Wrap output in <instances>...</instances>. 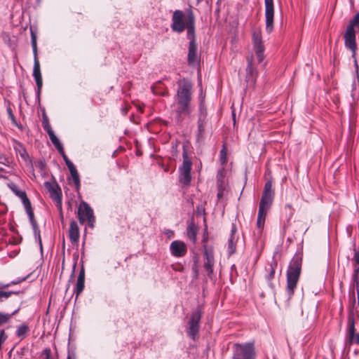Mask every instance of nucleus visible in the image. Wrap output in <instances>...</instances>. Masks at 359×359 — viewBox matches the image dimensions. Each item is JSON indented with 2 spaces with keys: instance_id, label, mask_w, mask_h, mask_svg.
Segmentation results:
<instances>
[{
  "instance_id": "09e8293b",
  "label": "nucleus",
  "mask_w": 359,
  "mask_h": 359,
  "mask_svg": "<svg viewBox=\"0 0 359 359\" xmlns=\"http://www.w3.org/2000/svg\"><path fill=\"white\" fill-rule=\"evenodd\" d=\"M353 60H354V66L355 68V71H356V72H358V65L357 59L355 57V58H353Z\"/></svg>"
},
{
  "instance_id": "cd10ccee",
  "label": "nucleus",
  "mask_w": 359,
  "mask_h": 359,
  "mask_svg": "<svg viewBox=\"0 0 359 359\" xmlns=\"http://www.w3.org/2000/svg\"><path fill=\"white\" fill-rule=\"evenodd\" d=\"M197 227L194 223H191L187 226V236L193 242L196 241Z\"/></svg>"
},
{
  "instance_id": "4c0bfd02",
  "label": "nucleus",
  "mask_w": 359,
  "mask_h": 359,
  "mask_svg": "<svg viewBox=\"0 0 359 359\" xmlns=\"http://www.w3.org/2000/svg\"><path fill=\"white\" fill-rule=\"evenodd\" d=\"M40 359H52L51 350L49 348H45L41 355Z\"/></svg>"
},
{
  "instance_id": "6e6552de",
  "label": "nucleus",
  "mask_w": 359,
  "mask_h": 359,
  "mask_svg": "<svg viewBox=\"0 0 359 359\" xmlns=\"http://www.w3.org/2000/svg\"><path fill=\"white\" fill-rule=\"evenodd\" d=\"M355 312L353 308L351 309L348 312L346 327V344L351 346L352 344L359 345V332L355 333Z\"/></svg>"
},
{
  "instance_id": "37998d69",
  "label": "nucleus",
  "mask_w": 359,
  "mask_h": 359,
  "mask_svg": "<svg viewBox=\"0 0 359 359\" xmlns=\"http://www.w3.org/2000/svg\"><path fill=\"white\" fill-rule=\"evenodd\" d=\"M220 156L222 161L224 162L226 161V151L224 147L220 151Z\"/></svg>"
},
{
  "instance_id": "5701e85b",
  "label": "nucleus",
  "mask_w": 359,
  "mask_h": 359,
  "mask_svg": "<svg viewBox=\"0 0 359 359\" xmlns=\"http://www.w3.org/2000/svg\"><path fill=\"white\" fill-rule=\"evenodd\" d=\"M85 271L83 267L79 271V276L77 277V281L76 284V287L74 289V292L76 293V298L79 297V295L82 292L85 286Z\"/></svg>"
},
{
  "instance_id": "f257e3e1",
  "label": "nucleus",
  "mask_w": 359,
  "mask_h": 359,
  "mask_svg": "<svg viewBox=\"0 0 359 359\" xmlns=\"http://www.w3.org/2000/svg\"><path fill=\"white\" fill-rule=\"evenodd\" d=\"M175 99V119L177 123H182L187 116L193 111L191 104L192 84L187 79H180L177 81L176 94Z\"/></svg>"
},
{
  "instance_id": "72a5a7b5",
  "label": "nucleus",
  "mask_w": 359,
  "mask_h": 359,
  "mask_svg": "<svg viewBox=\"0 0 359 359\" xmlns=\"http://www.w3.org/2000/svg\"><path fill=\"white\" fill-rule=\"evenodd\" d=\"M17 147H15V149L18 151L19 154L20 155V156L23 158V159H27V158H28V154L25 149V148L23 147V145L20 143V142H18L17 143Z\"/></svg>"
},
{
  "instance_id": "a19ab883",
  "label": "nucleus",
  "mask_w": 359,
  "mask_h": 359,
  "mask_svg": "<svg viewBox=\"0 0 359 359\" xmlns=\"http://www.w3.org/2000/svg\"><path fill=\"white\" fill-rule=\"evenodd\" d=\"M60 154L62 156V157L63 160L65 161V164L67 165L72 163V161L68 158L67 156L65 154V151Z\"/></svg>"
},
{
  "instance_id": "c85d7f7f",
  "label": "nucleus",
  "mask_w": 359,
  "mask_h": 359,
  "mask_svg": "<svg viewBox=\"0 0 359 359\" xmlns=\"http://www.w3.org/2000/svg\"><path fill=\"white\" fill-rule=\"evenodd\" d=\"M49 137H50V140L51 141V142L53 143V144L55 147V148L57 149V150L58 151V152L60 154L61 153H63L65 151H64V147H63V145L60 142V140H58V138L56 137V135H55V133H53V134H50L48 135Z\"/></svg>"
},
{
  "instance_id": "2f4dec72",
  "label": "nucleus",
  "mask_w": 359,
  "mask_h": 359,
  "mask_svg": "<svg viewBox=\"0 0 359 359\" xmlns=\"http://www.w3.org/2000/svg\"><path fill=\"white\" fill-rule=\"evenodd\" d=\"M42 126L44 130L46 131L48 135L54 133L50 125L49 120L45 114H43Z\"/></svg>"
},
{
  "instance_id": "4468645a",
  "label": "nucleus",
  "mask_w": 359,
  "mask_h": 359,
  "mask_svg": "<svg viewBox=\"0 0 359 359\" xmlns=\"http://www.w3.org/2000/svg\"><path fill=\"white\" fill-rule=\"evenodd\" d=\"M204 252L203 255L205 257V262L203 264V268L207 272V275L208 277H211L213 273V266L215 264V259L213 255V251L210 248H208L206 245H204Z\"/></svg>"
},
{
  "instance_id": "ddd939ff",
  "label": "nucleus",
  "mask_w": 359,
  "mask_h": 359,
  "mask_svg": "<svg viewBox=\"0 0 359 359\" xmlns=\"http://www.w3.org/2000/svg\"><path fill=\"white\" fill-rule=\"evenodd\" d=\"M254 50L259 62L264 59V46L259 32H255L252 34Z\"/></svg>"
},
{
  "instance_id": "c756f323",
  "label": "nucleus",
  "mask_w": 359,
  "mask_h": 359,
  "mask_svg": "<svg viewBox=\"0 0 359 359\" xmlns=\"http://www.w3.org/2000/svg\"><path fill=\"white\" fill-rule=\"evenodd\" d=\"M276 266L277 262L275 260H273L269 264V267L268 269L269 274L266 276V278L270 285H271V280L274 278Z\"/></svg>"
},
{
  "instance_id": "20e7f679",
  "label": "nucleus",
  "mask_w": 359,
  "mask_h": 359,
  "mask_svg": "<svg viewBox=\"0 0 359 359\" xmlns=\"http://www.w3.org/2000/svg\"><path fill=\"white\" fill-rule=\"evenodd\" d=\"M31 42L33 49L34 54V67H33V76L35 79L37 86V94L39 95L43 86L42 76L40 69V63L37 58V45H36V36L35 33L31 29Z\"/></svg>"
},
{
  "instance_id": "8fccbe9b",
  "label": "nucleus",
  "mask_w": 359,
  "mask_h": 359,
  "mask_svg": "<svg viewBox=\"0 0 359 359\" xmlns=\"http://www.w3.org/2000/svg\"><path fill=\"white\" fill-rule=\"evenodd\" d=\"M355 304V299L354 297V292H353V307Z\"/></svg>"
},
{
  "instance_id": "de8ad7c7",
  "label": "nucleus",
  "mask_w": 359,
  "mask_h": 359,
  "mask_svg": "<svg viewBox=\"0 0 359 359\" xmlns=\"http://www.w3.org/2000/svg\"><path fill=\"white\" fill-rule=\"evenodd\" d=\"M67 359H76V355L74 353H69Z\"/></svg>"
},
{
  "instance_id": "473e14b6",
  "label": "nucleus",
  "mask_w": 359,
  "mask_h": 359,
  "mask_svg": "<svg viewBox=\"0 0 359 359\" xmlns=\"http://www.w3.org/2000/svg\"><path fill=\"white\" fill-rule=\"evenodd\" d=\"M266 214V212L258 211L257 220V226L258 229H262L264 227Z\"/></svg>"
},
{
  "instance_id": "dca6fc26",
  "label": "nucleus",
  "mask_w": 359,
  "mask_h": 359,
  "mask_svg": "<svg viewBox=\"0 0 359 359\" xmlns=\"http://www.w3.org/2000/svg\"><path fill=\"white\" fill-rule=\"evenodd\" d=\"M170 250L174 257H182L184 256L187 252L186 244L181 241H174L171 243Z\"/></svg>"
},
{
  "instance_id": "5fc2aeb1",
  "label": "nucleus",
  "mask_w": 359,
  "mask_h": 359,
  "mask_svg": "<svg viewBox=\"0 0 359 359\" xmlns=\"http://www.w3.org/2000/svg\"><path fill=\"white\" fill-rule=\"evenodd\" d=\"M0 178H6V177L0 175Z\"/></svg>"
},
{
  "instance_id": "bb28decb",
  "label": "nucleus",
  "mask_w": 359,
  "mask_h": 359,
  "mask_svg": "<svg viewBox=\"0 0 359 359\" xmlns=\"http://www.w3.org/2000/svg\"><path fill=\"white\" fill-rule=\"evenodd\" d=\"M353 261L354 264L352 279H357L359 278V250H355Z\"/></svg>"
},
{
  "instance_id": "79ce46f5",
  "label": "nucleus",
  "mask_w": 359,
  "mask_h": 359,
  "mask_svg": "<svg viewBox=\"0 0 359 359\" xmlns=\"http://www.w3.org/2000/svg\"><path fill=\"white\" fill-rule=\"evenodd\" d=\"M192 270L194 273V277L196 278H197V277L198 276V265H197L196 262H195L194 265L193 266Z\"/></svg>"
},
{
  "instance_id": "864d4df0",
  "label": "nucleus",
  "mask_w": 359,
  "mask_h": 359,
  "mask_svg": "<svg viewBox=\"0 0 359 359\" xmlns=\"http://www.w3.org/2000/svg\"><path fill=\"white\" fill-rule=\"evenodd\" d=\"M233 121H235V114L233 112Z\"/></svg>"
},
{
  "instance_id": "7ed1b4c3",
  "label": "nucleus",
  "mask_w": 359,
  "mask_h": 359,
  "mask_svg": "<svg viewBox=\"0 0 359 359\" xmlns=\"http://www.w3.org/2000/svg\"><path fill=\"white\" fill-rule=\"evenodd\" d=\"M256 352L253 342L235 344L233 346V359H255Z\"/></svg>"
},
{
  "instance_id": "e433bc0d",
  "label": "nucleus",
  "mask_w": 359,
  "mask_h": 359,
  "mask_svg": "<svg viewBox=\"0 0 359 359\" xmlns=\"http://www.w3.org/2000/svg\"><path fill=\"white\" fill-rule=\"evenodd\" d=\"M12 314L3 313L0 312V325L6 323L11 318Z\"/></svg>"
},
{
  "instance_id": "423d86ee",
  "label": "nucleus",
  "mask_w": 359,
  "mask_h": 359,
  "mask_svg": "<svg viewBox=\"0 0 359 359\" xmlns=\"http://www.w3.org/2000/svg\"><path fill=\"white\" fill-rule=\"evenodd\" d=\"M183 163L179 168V182L184 186H189L191 181V170L192 163L188 157L187 152L184 150L182 154Z\"/></svg>"
},
{
  "instance_id": "a878e982",
  "label": "nucleus",
  "mask_w": 359,
  "mask_h": 359,
  "mask_svg": "<svg viewBox=\"0 0 359 359\" xmlns=\"http://www.w3.org/2000/svg\"><path fill=\"white\" fill-rule=\"evenodd\" d=\"M29 332V327L27 323H22L18 326L15 335L17 337L20 338V340L24 339L28 334Z\"/></svg>"
},
{
  "instance_id": "7c9ffc66",
  "label": "nucleus",
  "mask_w": 359,
  "mask_h": 359,
  "mask_svg": "<svg viewBox=\"0 0 359 359\" xmlns=\"http://www.w3.org/2000/svg\"><path fill=\"white\" fill-rule=\"evenodd\" d=\"M359 26V13H356L354 17L350 20L346 29H351L352 32L355 31V27Z\"/></svg>"
},
{
  "instance_id": "9b49d317",
  "label": "nucleus",
  "mask_w": 359,
  "mask_h": 359,
  "mask_svg": "<svg viewBox=\"0 0 359 359\" xmlns=\"http://www.w3.org/2000/svg\"><path fill=\"white\" fill-rule=\"evenodd\" d=\"M266 31L271 33L273 29L274 5L273 0H264Z\"/></svg>"
},
{
  "instance_id": "ea45409f",
  "label": "nucleus",
  "mask_w": 359,
  "mask_h": 359,
  "mask_svg": "<svg viewBox=\"0 0 359 359\" xmlns=\"http://www.w3.org/2000/svg\"><path fill=\"white\" fill-rule=\"evenodd\" d=\"M353 285L356 289L357 298H358V306H359V278L352 279Z\"/></svg>"
},
{
  "instance_id": "603ef678",
  "label": "nucleus",
  "mask_w": 359,
  "mask_h": 359,
  "mask_svg": "<svg viewBox=\"0 0 359 359\" xmlns=\"http://www.w3.org/2000/svg\"><path fill=\"white\" fill-rule=\"evenodd\" d=\"M8 286H9V284L5 285H1L0 287H8Z\"/></svg>"
},
{
  "instance_id": "58836bf2",
  "label": "nucleus",
  "mask_w": 359,
  "mask_h": 359,
  "mask_svg": "<svg viewBox=\"0 0 359 359\" xmlns=\"http://www.w3.org/2000/svg\"><path fill=\"white\" fill-rule=\"evenodd\" d=\"M15 292H6L0 290V302H2L4 299H8L12 294H17Z\"/></svg>"
},
{
  "instance_id": "49530a36",
  "label": "nucleus",
  "mask_w": 359,
  "mask_h": 359,
  "mask_svg": "<svg viewBox=\"0 0 359 359\" xmlns=\"http://www.w3.org/2000/svg\"><path fill=\"white\" fill-rule=\"evenodd\" d=\"M217 198L219 200L223 196V189L222 188L219 189L218 193L217 194Z\"/></svg>"
},
{
  "instance_id": "393cba45",
  "label": "nucleus",
  "mask_w": 359,
  "mask_h": 359,
  "mask_svg": "<svg viewBox=\"0 0 359 359\" xmlns=\"http://www.w3.org/2000/svg\"><path fill=\"white\" fill-rule=\"evenodd\" d=\"M236 232V226L233 224L231 231V235L228 241V251L229 255H231L236 252L237 238L235 236Z\"/></svg>"
},
{
  "instance_id": "412c9836",
  "label": "nucleus",
  "mask_w": 359,
  "mask_h": 359,
  "mask_svg": "<svg viewBox=\"0 0 359 359\" xmlns=\"http://www.w3.org/2000/svg\"><path fill=\"white\" fill-rule=\"evenodd\" d=\"M187 61L189 65H195L197 62V45L196 40H191L189 44Z\"/></svg>"
},
{
  "instance_id": "6e6d98bb",
  "label": "nucleus",
  "mask_w": 359,
  "mask_h": 359,
  "mask_svg": "<svg viewBox=\"0 0 359 359\" xmlns=\"http://www.w3.org/2000/svg\"><path fill=\"white\" fill-rule=\"evenodd\" d=\"M286 207L291 208L290 205H287Z\"/></svg>"
},
{
  "instance_id": "f704fd0d",
  "label": "nucleus",
  "mask_w": 359,
  "mask_h": 359,
  "mask_svg": "<svg viewBox=\"0 0 359 359\" xmlns=\"http://www.w3.org/2000/svg\"><path fill=\"white\" fill-rule=\"evenodd\" d=\"M6 111L8 115V118L11 119L12 123L16 126H18L15 117L13 113L12 109L10 106V102H8V105L6 107Z\"/></svg>"
},
{
  "instance_id": "4d7b16f0",
  "label": "nucleus",
  "mask_w": 359,
  "mask_h": 359,
  "mask_svg": "<svg viewBox=\"0 0 359 359\" xmlns=\"http://www.w3.org/2000/svg\"><path fill=\"white\" fill-rule=\"evenodd\" d=\"M1 172H3L4 170L3 168L0 169Z\"/></svg>"
},
{
  "instance_id": "b1692460",
  "label": "nucleus",
  "mask_w": 359,
  "mask_h": 359,
  "mask_svg": "<svg viewBox=\"0 0 359 359\" xmlns=\"http://www.w3.org/2000/svg\"><path fill=\"white\" fill-rule=\"evenodd\" d=\"M69 236L72 244L78 243L79 239V229L75 221H72L70 223Z\"/></svg>"
},
{
  "instance_id": "0eeeda50",
  "label": "nucleus",
  "mask_w": 359,
  "mask_h": 359,
  "mask_svg": "<svg viewBox=\"0 0 359 359\" xmlns=\"http://www.w3.org/2000/svg\"><path fill=\"white\" fill-rule=\"evenodd\" d=\"M274 194V191L272 189V181H266L264 184V190L259 202V211L267 213L272 205Z\"/></svg>"
},
{
  "instance_id": "a211bd4d",
  "label": "nucleus",
  "mask_w": 359,
  "mask_h": 359,
  "mask_svg": "<svg viewBox=\"0 0 359 359\" xmlns=\"http://www.w3.org/2000/svg\"><path fill=\"white\" fill-rule=\"evenodd\" d=\"M25 210H26L27 214L28 215L29 222L32 224L33 231H34V235L36 239H37V241L39 242L41 250H42V242H41V235H40V229H39V227L38 226L36 221L35 220L34 214L32 210V208H30Z\"/></svg>"
},
{
  "instance_id": "c03bdc74",
  "label": "nucleus",
  "mask_w": 359,
  "mask_h": 359,
  "mask_svg": "<svg viewBox=\"0 0 359 359\" xmlns=\"http://www.w3.org/2000/svg\"><path fill=\"white\" fill-rule=\"evenodd\" d=\"M165 234L168 237V238H172L174 236V232L173 231L170 230V229H166L165 230Z\"/></svg>"
},
{
  "instance_id": "3c124183",
  "label": "nucleus",
  "mask_w": 359,
  "mask_h": 359,
  "mask_svg": "<svg viewBox=\"0 0 359 359\" xmlns=\"http://www.w3.org/2000/svg\"><path fill=\"white\" fill-rule=\"evenodd\" d=\"M76 266V263H74V266H73L72 276H73V275H74V271H75Z\"/></svg>"
},
{
  "instance_id": "2eb2a0df",
  "label": "nucleus",
  "mask_w": 359,
  "mask_h": 359,
  "mask_svg": "<svg viewBox=\"0 0 359 359\" xmlns=\"http://www.w3.org/2000/svg\"><path fill=\"white\" fill-rule=\"evenodd\" d=\"M344 38L346 48L351 51L352 57L355 58L357 50L355 32H352L350 29H346Z\"/></svg>"
},
{
  "instance_id": "1a4fd4ad",
  "label": "nucleus",
  "mask_w": 359,
  "mask_h": 359,
  "mask_svg": "<svg viewBox=\"0 0 359 359\" xmlns=\"http://www.w3.org/2000/svg\"><path fill=\"white\" fill-rule=\"evenodd\" d=\"M202 316L201 309L198 308L194 311L189 320L187 334L194 340H196V336L200 328V322Z\"/></svg>"
},
{
  "instance_id": "6ab92c4d",
  "label": "nucleus",
  "mask_w": 359,
  "mask_h": 359,
  "mask_svg": "<svg viewBox=\"0 0 359 359\" xmlns=\"http://www.w3.org/2000/svg\"><path fill=\"white\" fill-rule=\"evenodd\" d=\"M248 65L246 67V79L248 82L254 84L257 75V69L253 65L252 55L247 57Z\"/></svg>"
},
{
  "instance_id": "a18cd8bd",
  "label": "nucleus",
  "mask_w": 359,
  "mask_h": 359,
  "mask_svg": "<svg viewBox=\"0 0 359 359\" xmlns=\"http://www.w3.org/2000/svg\"><path fill=\"white\" fill-rule=\"evenodd\" d=\"M67 166L70 173L72 172H74V171L77 170L72 162L70 164L67 165Z\"/></svg>"
},
{
  "instance_id": "4be33fe9",
  "label": "nucleus",
  "mask_w": 359,
  "mask_h": 359,
  "mask_svg": "<svg viewBox=\"0 0 359 359\" xmlns=\"http://www.w3.org/2000/svg\"><path fill=\"white\" fill-rule=\"evenodd\" d=\"M187 30V37L191 40H195L194 35V15L191 11L188 13L186 20V26Z\"/></svg>"
},
{
  "instance_id": "9d476101",
  "label": "nucleus",
  "mask_w": 359,
  "mask_h": 359,
  "mask_svg": "<svg viewBox=\"0 0 359 359\" xmlns=\"http://www.w3.org/2000/svg\"><path fill=\"white\" fill-rule=\"evenodd\" d=\"M78 217L81 224H84L88 221V225L91 227L93 226V222H95L93 211L89 205L84 201L81 202L79 207Z\"/></svg>"
},
{
  "instance_id": "f3484780",
  "label": "nucleus",
  "mask_w": 359,
  "mask_h": 359,
  "mask_svg": "<svg viewBox=\"0 0 359 359\" xmlns=\"http://www.w3.org/2000/svg\"><path fill=\"white\" fill-rule=\"evenodd\" d=\"M8 187L17 196L21 199L25 210L32 208L31 202L27 198L25 191L19 190L17 185L13 182L8 184Z\"/></svg>"
},
{
  "instance_id": "aec40b11",
  "label": "nucleus",
  "mask_w": 359,
  "mask_h": 359,
  "mask_svg": "<svg viewBox=\"0 0 359 359\" xmlns=\"http://www.w3.org/2000/svg\"><path fill=\"white\" fill-rule=\"evenodd\" d=\"M46 187L50 192V197L55 201L61 203V189L57 183L46 182Z\"/></svg>"
},
{
  "instance_id": "39448f33",
  "label": "nucleus",
  "mask_w": 359,
  "mask_h": 359,
  "mask_svg": "<svg viewBox=\"0 0 359 359\" xmlns=\"http://www.w3.org/2000/svg\"><path fill=\"white\" fill-rule=\"evenodd\" d=\"M208 124V111L203 100H201L198 106V114L197 120L196 140L198 142H203L205 139V128Z\"/></svg>"
},
{
  "instance_id": "c9c22d12",
  "label": "nucleus",
  "mask_w": 359,
  "mask_h": 359,
  "mask_svg": "<svg viewBox=\"0 0 359 359\" xmlns=\"http://www.w3.org/2000/svg\"><path fill=\"white\" fill-rule=\"evenodd\" d=\"M71 175H72L74 184H75L76 189H79V187H80V179H79V175L77 170H76L74 172H72Z\"/></svg>"
},
{
  "instance_id": "f8f14e48",
  "label": "nucleus",
  "mask_w": 359,
  "mask_h": 359,
  "mask_svg": "<svg viewBox=\"0 0 359 359\" xmlns=\"http://www.w3.org/2000/svg\"><path fill=\"white\" fill-rule=\"evenodd\" d=\"M184 15L182 11H175L172 17L171 28L173 32L181 33L182 32L186 26V22L184 20Z\"/></svg>"
},
{
  "instance_id": "f03ea898",
  "label": "nucleus",
  "mask_w": 359,
  "mask_h": 359,
  "mask_svg": "<svg viewBox=\"0 0 359 359\" xmlns=\"http://www.w3.org/2000/svg\"><path fill=\"white\" fill-rule=\"evenodd\" d=\"M302 256L295 254L287 270V293L290 299L294 292L302 271Z\"/></svg>"
}]
</instances>
